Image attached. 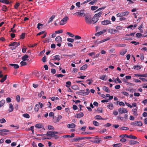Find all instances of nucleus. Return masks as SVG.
<instances>
[{"label": "nucleus", "instance_id": "nucleus-1", "mask_svg": "<svg viewBox=\"0 0 147 147\" xmlns=\"http://www.w3.org/2000/svg\"><path fill=\"white\" fill-rule=\"evenodd\" d=\"M74 14L76 15L77 16L84 17L85 16V14L84 10H81L78 12L75 13Z\"/></svg>", "mask_w": 147, "mask_h": 147}, {"label": "nucleus", "instance_id": "nucleus-2", "mask_svg": "<svg viewBox=\"0 0 147 147\" xmlns=\"http://www.w3.org/2000/svg\"><path fill=\"white\" fill-rule=\"evenodd\" d=\"M129 12L127 11L123 12L121 13H117L116 16L117 17H122L123 16H126L128 15Z\"/></svg>", "mask_w": 147, "mask_h": 147}, {"label": "nucleus", "instance_id": "nucleus-3", "mask_svg": "<svg viewBox=\"0 0 147 147\" xmlns=\"http://www.w3.org/2000/svg\"><path fill=\"white\" fill-rule=\"evenodd\" d=\"M58 133L59 132L57 131H48L47 134L45 135L49 137H53L54 136V134H58Z\"/></svg>", "mask_w": 147, "mask_h": 147}, {"label": "nucleus", "instance_id": "nucleus-4", "mask_svg": "<svg viewBox=\"0 0 147 147\" xmlns=\"http://www.w3.org/2000/svg\"><path fill=\"white\" fill-rule=\"evenodd\" d=\"M94 138L93 139V140H91V142L96 144H98L99 143L100 141H101L100 139L98 138L97 136H96L95 137H94Z\"/></svg>", "mask_w": 147, "mask_h": 147}, {"label": "nucleus", "instance_id": "nucleus-5", "mask_svg": "<svg viewBox=\"0 0 147 147\" xmlns=\"http://www.w3.org/2000/svg\"><path fill=\"white\" fill-rule=\"evenodd\" d=\"M85 19L86 23L88 24H90L92 23V20L91 18L88 16H85Z\"/></svg>", "mask_w": 147, "mask_h": 147}, {"label": "nucleus", "instance_id": "nucleus-6", "mask_svg": "<svg viewBox=\"0 0 147 147\" xmlns=\"http://www.w3.org/2000/svg\"><path fill=\"white\" fill-rule=\"evenodd\" d=\"M131 124L132 125L141 126L142 125V123L141 121H135L133 122H131Z\"/></svg>", "mask_w": 147, "mask_h": 147}, {"label": "nucleus", "instance_id": "nucleus-7", "mask_svg": "<svg viewBox=\"0 0 147 147\" xmlns=\"http://www.w3.org/2000/svg\"><path fill=\"white\" fill-rule=\"evenodd\" d=\"M110 39V38L108 37L107 38L104 39L103 40H101L100 41H99L98 40H96L94 42L95 44H98L100 43H102L104 42H105L107 40H109Z\"/></svg>", "mask_w": 147, "mask_h": 147}, {"label": "nucleus", "instance_id": "nucleus-8", "mask_svg": "<svg viewBox=\"0 0 147 147\" xmlns=\"http://www.w3.org/2000/svg\"><path fill=\"white\" fill-rule=\"evenodd\" d=\"M68 19V17L67 16H65L61 21L60 24L63 25L65 24L67 22V21Z\"/></svg>", "mask_w": 147, "mask_h": 147}, {"label": "nucleus", "instance_id": "nucleus-9", "mask_svg": "<svg viewBox=\"0 0 147 147\" xmlns=\"http://www.w3.org/2000/svg\"><path fill=\"white\" fill-rule=\"evenodd\" d=\"M118 111L119 112V113L121 114H122L123 113H127L128 112V111L126 109H125L124 108L119 109H118Z\"/></svg>", "mask_w": 147, "mask_h": 147}, {"label": "nucleus", "instance_id": "nucleus-10", "mask_svg": "<svg viewBox=\"0 0 147 147\" xmlns=\"http://www.w3.org/2000/svg\"><path fill=\"white\" fill-rule=\"evenodd\" d=\"M111 24V22L108 20H105L101 22V24L102 25H106Z\"/></svg>", "mask_w": 147, "mask_h": 147}, {"label": "nucleus", "instance_id": "nucleus-11", "mask_svg": "<svg viewBox=\"0 0 147 147\" xmlns=\"http://www.w3.org/2000/svg\"><path fill=\"white\" fill-rule=\"evenodd\" d=\"M55 117H53V121L54 123H56L59 121V120L62 118V116L60 115H58V117L56 119L54 118Z\"/></svg>", "mask_w": 147, "mask_h": 147}, {"label": "nucleus", "instance_id": "nucleus-12", "mask_svg": "<svg viewBox=\"0 0 147 147\" xmlns=\"http://www.w3.org/2000/svg\"><path fill=\"white\" fill-rule=\"evenodd\" d=\"M96 14H95L92 19V22H94V24L96 23L99 20V18L98 17L96 16Z\"/></svg>", "mask_w": 147, "mask_h": 147}, {"label": "nucleus", "instance_id": "nucleus-13", "mask_svg": "<svg viewBox=\"0 0 147 147\" xmlns=\"http://www.w3.org/2000/svg\"><path fill=\"white\" fill-rule=\"evenodd\" d=\"M83 91L84 90H82V91L77 92H76V93L78 95L82 96L87 95V93Z\"/></svg>", "mask_w": 147, "mask_h": 147}, {"label": "nucleus", "instance_id": "nucleus-14", "mask_svg": "<svg viewBox=\"0 0 147 147\" xmlns=\"http://www.w3.org/2000/svg\"><path fill=\"white\" fill-rule=\"evenodd\" d=\"M60 59V57L59 55H56L54 56H53V59H51L50 60V61H51L52 60H57V61H59Z\"/></svg>", "mask_w": 147, "mask_h": 147}, {"label": "nucleus", "instance_id": "nucleus-15", "mask_svg": "<svg viewBox=\"0 0 147 147\" xmlns=\"http://www.w3.org/2000/svg\"><path fill=\"white\" fill-rule=\"evenodd\" d=\"M102 89L104 91L108 93H110V91L109 88L106 86H103L102 87Z\"/></svg>", "mask_w": 147, "mask_h": 147}, {"label": "nucleus", "instance_id": "nucleus-16", "mask_svg": "<svg viewBox=\"0 0 147 147\" xmlns=\"http://www.w3.org/2000/svg\"><path fill=\"white\" fill-rule=\"evenodd\" d=\"M84 116V114L82 112H80L76 115V117L78 118H80Z\"/></svg>", "mask_w": 147, "mask_h": 147}, {"label": "nucleus", "instance_id": "nucleus-17", "mask_svg": "<svg viewBox=\"0 0 147 147\" xmlns=\"http://www.w3.org/2000/svg\"><path fill=\"white\" fill-rule=\"evenodd\" d=\"M129 143L130 145H133L136 144H138L139 142L137 141H134L133 140H131L129 141Z\"/></svg>", "mask_w": 147, "mask_h": 147}, {"label": "nucleus", "instance_id": "nucleus-18", "mask_svg": "<svg viewBox=\"0 0 147 147\" xmlns=\"http://www.w3.org/2000/svg\"><path fill=\"white\" fill-rule=\"evenodd\" d=\"M106 31V30H103V31H100V32H98L97 33H96L95 34V35L96 36H98L99 35H100L103 34V33H104Z\"/></svg>", "mask_w": 147, "mask_h": 147}, {"label": "nucleus", "instance_id": "nucleus-19", "mask_svg": "<svg viewBox=\"0 0 147 147\" xmlns=\"http://www.w3.org/2000/svg\"><path fill=\"white\" fill-rule=\"evenodd\" d=\"M55 40L56 42H59L62 41V38L61 36H58L56 38Z\"/></svg>", "mask_w": 147, "mask_h": 147}, {"label": "nucleus", "instance_id": "nucleus-20", "mask_svg": "<svg viewBox=\"0 0 147 147\" xmlns=\"http://www.w3.org/2000/svg\"><path fill=\"white\" fill-rule=\"evenodd\" d=\"M9 130L8 129H0V134H4L5 135H6L7 134L5 133H1V132H9Z\"/></svg>", "mask_w": 147, "mask_h": 147}, {"label": "nucleus", "instance_id": "nucleus-21", "mask_svg": "<svg viewBox=\"0 0 147 147\" xmlns=\"http://www.w3.org/2000/svg\"><path fill=\"white\" fill-rule=\"evenodd\" d=\"M76 126V125L74 123H72L71 124H68L67 125V127L69 128H75Z\"/></svg>", "mask_w": 147, "mask_h": 147}, {"label": "nucleus", "instance_id": "nucleus-22", "mask_svg": "<svg viewBox=\"0 0 147 147\" xmlns=\"http://www.w3.org/2000/svg\"><path fill=\"white\" fill-rule=\"evenodd\" d=\"M88 65L87 64H85L82 66L80 68V70H85L87 68Z\"/></svg>", "mask_w": 147, "mask_h": 147}, {"label": "nucleus", "instance_id": "nucleus-23", "mask_svg": "<svg viewBox=\"0 0 147 147\" xmlns=\"http://www.w3.org/2000/svg\"><path fill=\"white\" fill-rule=\"evenodd\" d=\"M35 127L38 128H40L43 127V125L41 123H38L36 124Z\"/></svg>", "mask_w": 147, "mask_h": 147}, {"label": "nucleus", "instance_id": "nucleus-24", "mask_svg": "<svg viewBox=\"0 0 147 147\" xmlns=\"http://www.w3.org/2000/svg\"><path fill=\"white\" fill-rule=\"evenodd\" d=\"M28 55H25L24 56H23L22 59L23 61H25L26 60H28V59H27L28 58Z\"/></svg>", "mask_w": 147, "mask_h": 147}, {"label": "nucleus", "instance_id": "nucleus-25", "mask_svg": "<svg viewBox=\"0 0 147 147\" xmlns=\"http://www.w3.org/2000/svg\"><path fill=\"white\" fill-rule=\"evenodd\" d=\"M13 105L11 104H9V109H8V111L9 112H11L13 110Z\"/></svg>", "mask_w": 147, "mask_h": 147}, {"label": "nucleus", "instance_id": "nucleus-26", "mask_svg": "<svg viewBox=\"0 0 147 147\" xmlns=\"http://www.w3.org/2000/svg\"><path fill=\"white\" fill-rule=\"evenodd\" d=\"M39 107L40 106L38 104L36 105L34 107V110L36 112H38V111Z\"/></svg>", "mask_w": 147, "mask_h": 147}, {"label": "nucleus", "instance_id": "nucleus-27", "mask_svg": "<svg viewBox=\"0 0 147 147\" xmlns=\"http://www.w3.org/2000/svg\"><path fill=\"white\" fill-rule=\"evenodd\" d=\"M0 2L6 4H9V0H0Z\"/></svg>", "mask_w": 147, "mask_h": 147}, {"label": "nucleus", "instance_id": "nucleus-28", "mask_svg": "<svg viewBox=\"0 0 147 147\" xmlns=\"http://www.w3.org/2000/svg\"><path fill=\"white\" fill-rule=\"evenodd\" d=\"M9 65L12 66H13L15 69H18L19 68V66L18 64H10Z\"/></svg>", "mask_w": 147, "mask_h": 147}, {"label": "nucleus", "instance_id": "nucleus-29", "mask_svg": "<svg viewBox=\"0 0 147 147\" xmlns=\"http://www.w3.org/2000/svg\"><path fill=\"white\" fill-rule=\"evenodd\" d=\"M107 107L110 109L112 110L113 108V104L112 103H110L107 105Z\"/></svg>", "mask_w": 147, "mask_h": 147}, {"label": "nucleus", "instance_id": "nucleus-30", "mask_svg": "<svg viewBox=\"0 0 147 147\" xmlns=\"http://www.w3.org/2000/svg\"><path fill=\"white\" fill-rule=\"evenodd\" d=\"M71 88L74 90H78L79 89V87L77 85H73L71 86Z\"/></svg>", "mask_w": 147, "mask_h": 147}, {"label": "nucleus", "instance_id": "nucleus-31", "mask_svg": "<svg viewBox=\"0 0 147 147\" xmlns=\"http://www.w3.org/2000/svg\"><path fill=\"white\" fill-rule=\"evenodd\" d=\"M94 118L96 119H104L100 116L98 115H96L94 117Z\"/></svg>", "mask_w": 147, "mask_h": 147}, {"label": "nucleus", "instance_id": "nucleus-32", "mask_svg": "<svg viewBox=\"0 0 147 147\" xmlns=\"http://www.w3.org/2000/svg\"><path fill=\"white\" fill-rule=\"evenodd\" d=\"M2 10L4 11H7V9L5 5H3L2 6Z\"/></svg>", "mask_w": 147, "mask_h": 147}, {"label": "nucleus", "instance_id": "nucleus-33", "mask_svg": "<svg viewBox=\"0 0 147 147\" xmlns=\"http://www.w3.org/2000/svg\"><path fill=\"white\" fill-rule=\"evenodd\" d=\"M55 17V16L54 15H53L50 18L49 21L48 22V23L49 24V23L52 22L54 18Z\"/></svg>", "mask_w": 147, "mask_h": 147}, {"label": "nucleus", "instance_id": "nucleus-34", "mask_svg": "<svg viewBox=\"0 0 147 147\" xmlns=\"http://www.w3.org/2000/svg\"><path fill=\"white\" fill-rule=\"evenodd\" d=\"M93 124L95 126H97L99 125V123L95 121H93Z\"/></svg>", "mask_w": 147, "mask_h": 147}, {"label": "nucleus", "instance_id": "nucleus-35", "mask_svg": "<svg viewBox=\"0 0 147 147\" xmlns=\"http://www.w3.org/2000/svg\"><path fill=\"white\" fill-rule=\"evenodd\" d=\"M127 51L126 50L121 51L120 52V54L121 55H123L126 53Z\"/></svg>", "mask_w": 147, "mask_h": 147}, {"label": "nucleus", "instance_id": "nucleus-36", "mask_svg": "<svg viewBox=\"0 0 147 147\" xmlns=\"http://www.w3.org/2000/svg\"><path fill=\"white\" fill-rule=\"evenodd\" d=\"M137 111V109L136 108L133 109H132V112H133V113L136 115H138Z\"/></svg>", "mask_w": 147, "mask_h": 147}, {"label": "nucleus", "instance_id": "nucleus-37", "mask_svg": "<svg viewBox=\"0 0 147 147\" xmlns=\"http://www.w3.org/2000/svg\"><path fill=\"white\" fill-rule=\"evenodd\" d=\"M134 68L135 69H136L137 70H138L141 69V67L140 65H134L133 66Z\"/></svg>", "mask_w": 147, "mask_h": 147}, {"label": "nucleus", "instance_id": "nucleus-38", "mask_svg": "<svg viewBox=\"0 0 147 147\" xmlns=\"http://www.w3.org/2000/svg\"><path fill=\"white\" fill-rule=\"evenodd\" d=\"M16 42H11L10 43V44L8 46L9 47L10 46H15L16 45Z\"/></svg>", "mask_w": 147, "mask_h": 147}, {"label": "nucleus", "instance_id": "nucleus-39", "mask_svg": "<svg viewBox=\"0 0 147 147\" xmlns=\"http://www.w3.org/2000/svg\"><path fill=\"white\" fill-rule=\"evenodd\" d=\"M128 136L127 138H130V139H137V138L136 136H134L130 135L128 136Z\"/></svg>", "mask_w": 147, "mask_h": 147}, {"label": "nucleus", "instance_id": "nucleus-40", "mask_svg": "<svg viewBox=\"0 0 147 147\" xmlns=\"http://www.w3.org/2000/svg\"><path fill=\"white\" fill-rule=\"evenodd\" d=\"M7 75H5L4 77L2 79L0 80V82L2 83L4 82L7 78Z\"/></svg>", "mask_w": 147, "mask_h": 147}, {"label": "nucleus", "instance_id": "nucleus-41", "mask_svg": "<svg viewBox=\"0 0 147 147\" xmlns=\"http://www.w3.org/2000/svg\"><path fill=\"white\" fill-rule=\"evenodd\" d=\"M5 102V101L4 100H2L1 101H0V107L4 105Z\"/></svg>", "mask_w": 147, "mask_h": 147}, {"label": "nucleus", "instance_id": "nucleus-42", "mask_svg": "<svg viewBox=\"0 0 147 147\" xmlns=\"http://www.w3.org/2000/svg\"><path fill=\"white\" fill-rule=\"evenodd\" d=\"M122 28V27L120 26H117L116 27L117 30L118 31V32H119V31L121 30Z\"/></svg>", "mask_w": 147, "mask_h": 147}, {"label": "nucleus", "instance_id": "nucleus-43", "mask_svg": "<svg viewBox=\"0 0 147 147\" xmlns=\"http://www.w3.org/2000/svg\"><path fill=\"white\" fill-rule=\"evenodd\" d=\"M108 33H111L112 34H115V32H113V29H109L108 30Z\"/></svg>", "mask_w": 147, "mask_h": 147}, {"label": "nucleus", "instance_id": "nucleus-44", "mask_svg": "<svg viewBox=\"0 0 147 147\" xmlns=\"http://www.w3.org/2000/svg\"><path fill=\"white\" fill-rule=\"evenodd\" d=\"M66 86L67 87L69 88L70 87V85L71 84V82L70 81H68L66 82Z\"/></svg>", "mask_w": 147, "mask_h": 147}, {"label": "nucleus", "instance_id": "nucleus-45", "mask_svg": "<svg viewBox=\"0 0 147 147\" xmlns=\"http://www.w3.org/2000/svg\"><path fill=\"white\" fill-rule=\"evenodd\" d=\"M122 145V144L120 143L114 144L113 146L114 147H119Z\"/></svg>", "mask_w": 147, "mask_h": 147}, {"label": "nucleus", "instance_id": "nucleus-46", "mask_svg": "<svg viewBox=\"0 0 147 147\" xmlns=\"http://www.w3.org/2000/svg\"><path fill=\"white\" fill-rule=\"evenodd\" d=\"M23 116L24 117L29 118H30V116L27 113L24 114L23 115Z\"/></svg>", "mask_w": 147, "mask_h": 147}, {"label": "nucleus", "instance_id": "nucleus-47", "mask_svg": "<svg viewBox=\"0 0 147 147\" xmlns=\"http://www.w3.org/2000/svg\"><path fill=\"white\" fill-rule=\"evenodd\" d=\"M51 100L52 101H54L55 100H59V98L57 97H52L51 98Z\"/></svg>", "mask_w": 147, "mask_h": 147}, {"label": "nucleus", "instance_id": "nucleus-48", "mask_svg": "<svg viewBox=\"0 0 147 147\" xmlns=\"http://www.w3.org/2000/svg\"><path fill=\"white\" fill-rule=\"evenodd\" d=\"M20 64L22 66H24L27 65V63L23 60L20 62Z\"/></svg>", "mask_w": 147, "mask_h": 147}, {"label": "nucleus", "instance_id": "nucleus-49", "mask_svg": "<svg viewBox=\"0 0 147 147\" xmlns=\"http://www.w3.org/2000/svg\"><path fill=\"white\" fill-rule=\"evenodd\" d=\"M20 4L19 3L17 2L15 4L14 6L15 8L16 9H17L19 6Z\"/></svg>", "mask_w": 147, "mask_h": 147}, {"label": "nucleus", "instance_id": "nucleus-50", "mask_svg": "<svg viewBox=\"0 0 147 147\" xmlns=\"http://www.w3.org/2000/svg\"><path fill=\"white\" fill-rule=\"evenodd\" d=\"M92 134V133L90 132H83L82 133L83 134Z\"/></svg>", "mask_w": 147, "mask_h": 147}, {"label": "nucleus", "instance_id": "nucleus-51", "mask_svg": "<svg viewBox=\"0 0 147 147\" xmlns=\"http://www.w3.org/2000/svg\"><path fill=\"white\" fill-rule=\"evenodd\" d=\"M25 36V34L24 33H22V34L20 35V39H23L24 38Z\"/></svg>", "mask_w": 147, "mask_h": 147}, {"label": "nucleus", "instance_id": "nucleus-52", "mask_svg": "<svg viewBox=\"0 0 147 147\" xmlns=\"http://www.w3.org/2000/svg\"><path fill=\"white\" fill-rule=\"evenodd\" d=\"M120 129L122 130H127L129 129V128L126 127H122L120 128Z\"/></svg>", "mask_w": 147, "mask_h": 147}, {"label": "nucleus", "instance_id": "nucleus-53", "mask_svg": "<svg viewBox=\"0 0 147 147\" xmlns=\"http://www.w3.org/2000/svg\"><path fill=\"white\" fill-rule=\"evenodd\" d=\"M67 40L68 42H74V40L73 39L70 38H68L67 39Z\"/></svg>", "mask_w": 147, "mask_h": 147}, {"label": "nucleus", "instance_id": "nucleus-54", "mask_svg": "<svg viewBox=\"0 0 147 147\" xmlns=\"http://www.w3.org/2000/svg\"><path fill=\"white\" fill-rule=\"evenodd\" d=\"M102 13V11H100L98 13H96L95 14H96V16L98 17V18H99V17H100Z\"/></svg>", "mask_w": 147, "mask_h": 147}, {"label": "nucleus", "instance_id": "nucleus-55", "mask_svg": "<svg viewBox=\"0 0 147 147\" xmlns=\"http://www.w3.org/2000/svg\"><path fill=\"white\" fill-rule=\"evenodd\" d=\"M44 94V91H42L40 92V93L38 94V96L39 97H40L42 96V95H43Z\"/></svg>", "mask_w": 147, "mask_h": 147}, {"label": "nucleus", "instance_id": "nucleus-56", "mask_svg": "<svg viewBox=\"0 0 147 147\" xmlns=\"http://www.w3.org/2000/svg\"><path fill=\"white\" fill-rule=\"evenodd\" d=\"M98 8L97 6H92L91 7V9L92 10H94L97 9Z\"/></svg>", "mask_w": 147, "mask_h": 147}, {"label": "nucleus", "instance_id": "nucleus-57", "mask_svg": "<svg viewBox=\"0 0 147 147\" xmlns=\"http://www.w3.org/2000/svg\"><path fill=\"white\" fill-rule=\"evenodd\" d=\"M97 0H93L90 2L89 4L92 5H93L96 2Z\"/></svg>", "mask_w": 147, "mask_h": 147}, {"label": "nucleus", "instance_id": "nucleus-58", "mask_svg": "<svg viewBox=\"0 0 147 147\" xmlns=\"http://www.w3.org/2000/svg\"><path fill=\"white\" fill-rule=\"evenodd\" d=\"M106 77V75H103L101 76L100 77V79H101V80H104L105 79Z\"/></svg>", "mask_w": 147, "mask_h": 147}, {"label": "nucleus", "instance_id": "nucleus-59", "mask_svg": "<svg viewBox=\"0 0 147 147\" xmlns=\"http://www.w3.org/2000/svg\"><path fill=\"white\" fill-rule=\"evenodd\" d=\"M78 140H80L79 137H78L77 138H74L73 139L74 142H76Z\"/></svg>", "mask_w": 147, "mask_h": 147}, {"label": "nucleus", "instance_id": "nucleus-60", "mask_svg": "<svg viewBox=\"0 0 147 147\" xmlns=\"http://www.w3.org/2000/svg\"><path fill=\"white\" fill-rule=\"evenodd\" d=\"M136 36L138 38L142 37V34L140 33H138L136 34Z\"/></svg>", "mask_w": 147, "mask_h": 147}, {"label": "nucleus", "instance_id": "nucleus-61", "mask_svg": "<svg viewBox=\"0 0 147 147\" xmlns=\"http://www.w3.org/2000/svg\"><path fill=\"white\" fill-rule=\"evenodd\" d=\"M54 113L53 112H50L49 115V117H54Z\"/></svg>", "mask_w": 147, "mask_h": 147}, {"label": "nucleus", "instance_id": "nucleus-62", "mask_svg": "<svg viewBox=\"0 0 147 147\" xmlns=\"http://www.w3.org/2000/svg\"><path fill=\"white\" fill-rule=\"evenodd\" d=\"M66 34L71 37H73L74 36V35L71 32H67Z\"/></svg>", "mask_w": 147, "mask_h": 147}, {"label": "nucleus", "instance_id": "nucleus-63", "mask_svg": "<svg viewBox=\"0 0 147 147\" xmlns=\"http://www.w3.org/2000/svg\"><path fill=\"white\" fill-rule=\"evenodd\" d=\"M48 128L50 130L54 129V127L52 126L51 125H48Z\"/></svg>", "mask_w": 147, "mask_h": 147}, {"label": "nucleus", "instance_id": "nucleus-64", "mask_svg": "<svg viewBox=\"0 0 147 147\" xmlns=\"http://www.w3.org/2000/svg\"><path fill=\"white\" fill-rule=\"evenodd\" d=\"M6 120L4 118H2L0 119V122L1 123H3L6 122Z\"/></svg>", "mask_w": 147, "mask_h": 147}]
</instances>
